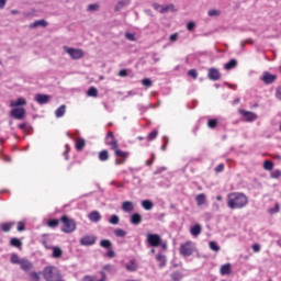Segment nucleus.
<instances>
[{
  "mask_svg": "<svg viewBox=\"0 0 281 281\" xmlns=\"http://www.w3.org/2000/svg\"><path fill=\"white\" fill-rule=\"evenodd\" d=\"M35 101L37 104H47L50 101V95L37 93L35 95Z\"/></svg>",
  "mask_w": 281,
  "mask_h": 281,
  "instance_id": "9b49d317",
  "label": "nucleus"
},
{
  "mask_svg": "<svg viewBox=\"0 0 281 281\" xmlns=\"http://www.w3.org/2000/svg\"><path fill=\"white\" fill-rule=\"evenodd\" d=\"M64 49H65L66 54L68 56H70V58L74 60H78L83 57V52L80 48H71V47L65 46Z\"/></svg>",
  "mask_w": 281,
  "mask_h": 281,
  "instance_id": "39448f33",
  "label": "nucleus"
},
{
  "mask_svg": "<svg viewBox=\"0 0 281 281\" xmlns=\"http://www.w3.org/2000/svg\"><path fill=\"white\" fill-rule=\"evenodd\" d=\"M43 276V279L46 281H58L61 280V273L57 269V267L48 266L43 268V271L41 272Z\"/></svg>",
  "mask_w": 281,
  "mask_h": 281,
  "instance_id": "f03ea898",
  "label": "nucleus"
},
{
  "mask_svg": "<svg viewBox=\"0 0 281 281\" xmlns=\"http://www.w3.org/2000/svg\"><path fill=\"white\" fill-rule=\"evenodd\" d=\"M206 125H207V128L215 130L217 127V120L211 119L210 121H207Z\"/></svg>",
  "mask_w": 281,
  "mask_h": 281,
  "instance_id": "4c0bfd02",
  "label": "nucleus"
},
{
  "mask_svg": "<svg viewBox=\"0 0 281 281\" xmlns=\"http://www.w3.org/2000/svg\"><path fill=\"white\" fill-rule=\"evenodd\" d=\"M222 78V74L221 71H218L217 68L212 67L210 69H207V79L212 80V81H217L221 80Z\"/></svg>",
  "mask_w": 281,
  "mask_h": 281,
  "instance_id": "1a4fd4ad",
  "label": "nucleus"
},
{
  "mask_svg": "<svg viewBox=\"0 0 281 281\" xmlns=\"http://www.w3.org/2000/svg\"><path fill=\"white\" fill-rule=\"evenodd\" d=\"M188 76L192 77L193 80H196L198 79V71L196 69H191L188 71Z\"/></svg>",
  "mask_w": 281,
  "mask_h": 281,
  "instance_id": "8fccbe9b",
  "label": "nucleus"
},
{
  "mask_svg": "<svg viewBox=\"0 0 281 281\" xmlns=\"http://www.w3.org/2000/svg\"><path fill=\"white\" fill-rule=\"evenodd\" d=\"M110 186H115L119 189H123L124 188V183H117L116 181L110 182Z\"/></svg>",
  "mask_w": 281,
  "mask_h": 281,
  "instance_id": "052dcab7",
  "label": "nucleus"
},
{
  "mask_svg": "<svg viewBox=\"0 0 281 281\" xmlns=\"http://www.w3.org/2000/svg\"><path fill=\"white\" fill-rule=\"evenodd\" d=\"M87 95L90 98H98L99 95L98 89L95 87H90L87 92Z\"/></svg>",
  "mask_w": 281,
  "mask_h": 281,
  "instance_id": "72a5a7b5",
  "label": "nucleus"
},
{
  "mask_svg": "<svg viewBox=\"0 0 281 281\" xmlns=\"http://www.w3.org/2000/svg\"><path fill=\"white\" fill-rule=\"evenodd\" d=\"M156 260L159 262V268H165L167 265V258L162 254L156 256Z\"/></svg>",
  "mask_w": 281,
  "mask_h": 281,
  "instance_id": "bb28decb",
  "label": "nucleus"
},
{
  "mask_svg": "<svg viewBox=\"0 0 281 281\" xmlns=\"http://www.w3.org/2000/svg\"><path fill=\"white\" fill-rule=\"evenodd\" d=\"M252 250H254V252H259V251H260V246H259V244H254V245H252Z\"/></svg>",
  "mask_w": 281,
  "mask_h": 281,
  "instance_id": "0e129e2a",
  "label": "nucleus"
},
{
  "mask_svg": "<svg viewBox=\"0 0 281 281\" xmlns=\"http://www.w3.org/2000/svg\"><path fill=\"white\" fill-rule=\"evenodd\" d=\"M119 76H121V77H127V76H128V71H127L126 69H121V70L119 71Z\"/></svg>",
  "mask_w": 281,
  "mask_h": 281,
  "instance_id": "e2e57ef3",
  "label": "nucleus"
},
{
  "mask_svg": "<svg viewBox=\"0 0 281 281\" xmlns=\"http://www.w3.org/2000/svg\"><path fill=\"white\" fill-rule=\"evenodd\" d=\"M10 115L15 120H23L25 119L26 111L24 108H15L10 112Z\"/></svg>",
  "mask_w": 281,
  "mask_h": 281,
  "instance_id": "9d476101",
  "label": "nucleus"
},
{
  "mask_svg": "<svg viewBox=\"0 0 281 281\" xmlns=\"http://www.w3.org/2000/svg\"><path fill=\"white\" fill-rule=\"evenodd\" d=\"M113 150H114V155L116 158L128 159V156H130L128 151H122V150H120V148H116Z\"/></svg>",
  "mask_w": 281,
  "mask_h": 281,
  "instance_id": "a211bd4d",
  "label": "nucleus"
},
{
  "mask_svg": "<svg viewBox=\"0 0 281 281\" xmlns=\"http://www.w3.org/2000/svg\"><path fill=\"white\" fill-rule=\"evenodd\" d=\"M194 246L192 241H186L180 246V255L183 257H190L193 255Z\"/></svg>",
  "mask_w": 281,
  "mask_h": 281,
  "instance_id": "20e7f679",
  "label": "nucleus"
},
{
  "mask_svg": "<svg viewBox=\"0 0 281 281\" xmlns=\"http://www.w3.org/2000/svg\"><path fill=\"white\" fill-rule=\"evenodd\" d=\"M25 104H27V102L24 98H18L16 101H11L10 102L11 108H18L20 105H25Z\"/></svg>",
  "mask_w": 281,
  "mask_h": 281,
  "instance_id": "b1692460",
  "label": "nucleus"
},
{
  "mask_svg": "<svg viewBox=\"0 0 281 281\" xmlns=\"http://www.w3.org/2000/svg\"><path fill=\"white\" fill-rule=\"evenodd\" d=\"M100 246H101L102 248H104V249H109V248H111L112 243H111V240L103 239V240L100 241Z\"/></svg>",
  "mask_w": 281,
  "mask_h": 281,
  "instance_id": "79ce46f5",
  "label": "nucleus"
},
{
  "mask_svg": "<svg viewBox=\"0 0 281 281\" xmlns=\"http://www.w3.org/2000/svg\"><path fill=\"white\" fill-rule=\"evenodd\" d=\"M238 65V61L235 59L229 60L228 63L225 64L224 68L225 70H232Z\"/></svg>",
  "mask_w": 281,
  "mask_h": 281,
  "instance_id": "f704fd0d",
  "label": "nucleus"
},
{
  "mask_svg": "<svg viewBox=\"0 0 281 281\" xmlns=\"http://www.w3.org/2000/svg\"><path fill=\"white\" fill-rule=\"evenodd\" d=\"M195 203L198 206H202L206 203V196L204 193H200L199 195L195 196Z\"/></svg>",
  "mask_w": 281,
  "mask_h": 281,
  "instance_id": "a878e982",
  "label": "nucleus"
},
{
  "mask_svg": "<svg viewBox=\"0 0 281 281\" xmlns=\"http://www.w3.org/2000/svg\"><path fill=\"white\" fill-rule=\"evenodd\" d=\"M13 226H14V222L2 223V224H0V229H2L3 233H9Z\"/></svg>",
  "mask_w": 281,
  "mask_h": 281,
  "instance_id": "cd10ccee",
  "label": "nucleus"
},
{
  "mask_svg": "<svg viewBox=\"0 0 281 281\" xmlns=\"http://www.w3.org/2000/svg\"><path fill=\"white\" fill-rule=\"evenodd\" d=\"M125 37H126L127 41H132V42L136 41L135 35H133V34L130 33V32H127V33L125 34Z\"/></svg>",
  "mask_w": 281,
  "mask_h": 281,
  "instance_id": "6e6d98bb",
  "label": "nucleus"
},
{
  "mask_svg": "<svg viewBox=\"0 0 281 281\" xmlns=\"http://www.w3.org/2000/svg\"><path fill=\"white\" fill-rule=\"evenodd\" d=\"M157 135H159L158 131L155 130V131L150 132L149 135H147V140H149V142L155 140Z\"/></svg>",
  "mask_w": 281,
  "mask_h": 281,
  "instance_id": "37998d69",
  "label": "nucleus"
},
{
  "mask_svg": "<svg viewBox=\"0 0 281 281\" xmlns=\"http://www.w3.org/2000/svg\"><path fill=\"white\" fill-rule=\"evenodd\" d=\"M30 278L35 280V281H38L40 280V274H38V272H32V273H30Z\"/></svg>",
  "mask_w": 281,
  "mask_h": 281,
  "instance_id": "bf43d9fd",
  "label": "nucleus"
},
{
  "mask_svg": "<svg viewBox=\"0 0 281 281\" xmlns=\"http://www.w3.org/2000/svg\"><path fill=\"white\" fill-rule=\"evenodd\" d=\"M278 79L277 75H271L270 71H265L260 80L265 82V85H272Z\"/></svg>",
  "mask_w": 281,
  "mask_h": 281,
  "instance_id": "6e6552de",
  "label": "nucleus"
},
{
  "mask_svg": "<svg viewBox=\"0 0 281 281\" xmlns=\"http://www.w3.org/2000/svg\"><path fill=\"white\" fill-rule=\"evenodd\" d=\"M109 223L112 225H119L120 223V217L117 215H112V217H110Z\"/></svg>",
  "mask_w": 281,
  "mask_h": 281,
  "instance_id": "a18cd8bd",
  "label": "nucleus"
},
{
  "mask_svg": "<svg viewBox=\"0 0 281 281\" xmlns=\"http://www.w3.org/2000/svg\"><path fill=\"white\" fill-rule=\"evenodd\" d=\"M142 215H139L138 213H134L132 216H131V224L132 225H139L142 224Z\"/></svg>",
  "mask_w": 281,
  "mask_h": 281,
  "instance_id": "412c9836",
  "label": "nucleus"
},
{
  "mask_svg": "<svg viewBox=\"0 0 281 281\" xmlns=\"http://www.w3.org/2000/svg\"><path fill=\"white\" fill-rule=\"evenodd\" d=\"M21 266V269L25 272L30 271L33 269V263L32 261H29L26 259H22L21 263H19Z\"/></svg>",
  "mask_w": 281,
  "mask_h": 281,
  "instance_id": "ddd939ff",
  "label": "nucleus"
},
{
  "mask_svg": "<svg viewBox=\"0 0 281 281\" xmlns=\"http://www.w3.org/2000/svg\"><path fill=\"white\" fill-rule=\"evenodd\" d=\"M25 231V223L24 222H18V232L21 233Z\"/></svg>",
  "mask_w": 281,
  "mask_h": 281,
  "instance_id": "5fc2aeb1",
  "label": "nucleus"
},
{
  "mask_svg": "<svg viewBox=\"0 0 281 281\" xmlns=\"http://www.w3.org/2000/svg\"><path fill=\"white\" fill-rule=\"evenodd\" d=\"M240 114L247 119L248 122L257 120V115L254 112L240 111Z\"/></svg>",
  "mask_w": 281,
  "mask_h": 281,
  "instance_id": "4be33fe9",
  "label": "nucleus"
},
{
  "mask_svg": "<svg viewBox=\"0 0 281 281\" xmlns=\"http://www.w3.org/2000/svg\"><path fill=\"white\" fill-rule=\"evenodd\" d=\"M133 210H135V206H133V203L131 201L122 202V211L126 213H132Z\"/></svg>",
  "mask_w": 281,
  "mask_h": 281,
  "instance_id": "2eb2a0df",
  "label": "nucleus"
},
{
  "mask_svg": "<svg viewBox=\"0 0 281 281\" xmlns=\"http://www.w3.org/2000/svg\"><path fill=\"white\" fill-rule=\"evenodd\" d=\"M114 236H116L119 238H124L126 236V232L123 231L122 228H116L114 231Z\"/></svg>",
  "mask_w": 281,
  "mask_h": 281,
  "instance_id": "58836bf2",
  "label": "nucleus"
},
{
  "mask_svg": "<svg viewBox=\"0 0 281 281\" xmlns=\"http://www.w3.org/2000/svg\"><path fill=\"white\" fill-rule=\"evenodd\" d=\"M262 168L265 170L271 171L273 169V162L270 160H266L265 164L262 165Z\"/></svg>",
  "mask_w": 281,
  "mask_h": 281,
  "instance_id": "a19ab883",
  "label": "nucleus"
},
{
  "mask_svg": "<svg viewBox=\"0 0 281 281\" xmlns=\"http://www.w3.org/2000/svg\"><path fill=\"white\" fill-rule=\"evenodd\" d=\"M100 9V5L98 3L89 4L88 10L91 12L98 11Z\"/></svg>",
  "mask_w": 281,
  "mask_h": 281,
  "instance_id": "09e8293b",
  "label": "nucleus"
},
{
  "mask_svg": "<svg viewBox=\"0 0 281 281\" xmlns=\"http://www.w3.org/2000/svg\"><path fill=\"white\" fill-rule=\"evenodd\" d=\"M10 260L12 265H20L22 262V259H20L19 255L15 254L11 256Z\"/></svg>",
  "mask_w": 281,
  "mask_h": 281,
  "instance_id": "ea45409f",
  "label": "nucleus"
},
{
  "mask_svg": "<svg viewBox=\"0 0 281 281\" xmlns=\"http://www.w3.org/2000/svg\"><path fill=\"white\" fill-rule=\"evenodd\" d=\"M10 245H11V247L21 248L22 241L16 237H12L10 240Z\"/></svg>",
  "mask_w": 281,
  "mask_h": 281,
  "instance_id": "473e14b6",
  "label": "nucleus"
},
{
  "mask_svg": "<svg viewBox=\"0 0 281 281\" xmlns=\"http://www.w3.org/2000/svg\"><path fill=\"white\" fill-rule=\"evenodd\" d=\"M177 40H178V33L170 35V42H175Z\"/></svg>",
  "mask_w": 281,
  "mask_h": 281,
  "instance_id": "774afa93",
  "label": "nucleus"
},
{
  "mask_svg": "<svg viewBox=\"0 0 281 281\" xmlns=\"http://www.w3.org/2000/svg\"><path fill=\"white\" fill-rule=\"evenodd\" d=\"M125 161H126V158H121V159L116 158L115 166H122L125 164Z\"/></svg>",
  "mask_w": 281,
  "mask_h": 281,
  "instance_id": "13d9d810",
  "label": "nucleus"
},
{
  "mask_svg": "<svg viewBox=\"0 0 281 281\" xmlns=\"http://www.w3.org/2000/svg\"><path fill=\"white\" fill-rule=\"evenodd\" d=\"M86 146L83 138H77L76 140V150L81 151Z\"/></svg>",
  "mask_w": 281,
  "mask_h": 281,
  "instance_id": "c756f323",
  "label": "nucleus"
},
{
  "mask_svg": "<svg viewBox=\"0 0 281 281\" xmlns=\"http://www.w3.org/2000/svg\"><path fill=\"white\" fill-rule=\"evenodd\" d=\"M98 159L101 160L102 162L106 161L109 159V151L108 150H102L98 154Z\"/></svg>",
  "mask_w": 281,
  "mask_h": 281,
  "instance_id": "7c9ffc66",
  "label": "nucleus"
},
{
  "mask_svg": "<svg viewBox=\"0 0 281 281\" xmlns=\"http://www.w3.org/2000/svg\"><path fill=\"white\" fill-rule=\"evenodd\" d=\"M195 26H196V25L194 24V22H188V24H187V30H188V31H192V30H194Z\"/></svg>",
  "mask_w": 281,
  "mask_h": 281,
  "instance_id": "680f3d73",
  "label": "nucleus"
},
{
  "mask_svg": "<svg viewBox=\"0 0 281 281\" xmlns=\"http://www.w3.org/2000/svg\"><path fill=\"white\" fill-rule=\"evenodd\" d=\"M176 12L177 9H175V5L173 4H168V5H165V7H159V13L161 14H165L167 12Z\"/></svg>",
  "mask_w": 281,
  "mask_h": 281,
  "instance_id": "5701e85b",
  "label": "nucleus"
},
{
  "mask_svg": "<svg viewBox=\"0 0 281 281\" xmlns=\"http://www.w3.org/2000/svg\"><path fill=\"white\" fill-rule=\"evenodd\" d=\"M276 95L281 101V87H278Z\"/></svg>",
  "mask_w": 281,
  "mask_h": 281,
  "instance_id": "338daca9",
  "label": "nucleus"
},
{
  "mask_svg": "<svg viewBox=\"0 0 281 281\" xmlns=\"http://www.w3.org/2000/svg\"><path fill=\"white\" fill-rule=\"evenodd\" d=\"M125 268H126V270H128V271H131V272L136 271V270L138 269L137 263H136L135 260L128 261V262L126 263Z\"/></svg>",
  "mask_w": 281,
  "mask_h": 281,
  "instance_id": "c85d7f7f",
  "label": "nucleus"
},
{
  "mask_svg": "<svg viewBox=\"0 0 281 281\" xmlns=\"http://www.w3.org/2000/svg\"><path fill=\"white\" fill-rule=\"evenodd\" d=\"M105 144H106V146H110V149H112V150L119 148L117 139L114 137L112 132H108Z\"/></svg>",
  "mask_w": 281,
  "mask_h": 281,
  "instance_id": "0eeeda50",
  "label": "nucleus"
},
{
  "mask_svg": "<svg viewBox=\"0 0 281 281\" xmlns=\"http://www.w3.org/2000/svg\"><path fill=\"white\" fill-rule=\"evenodd\" d=\"M202 234V226L200 224H195L193 227H191V235L193 237H198Z\"/></svg>",
  "mask_w": 281,
  "mask_h": 281,
  "instance_id": "393cba45",
  "label": "nucleus"
},
{
  "mask_svg": "<svg viewBox=\"0 0 281 281\" xmlns=\"http://www.w3.org/2000/svg\"><path fill=\"white\" fill-rule=\"evenodd\" d=\"M53 250V258L54 259H59L63 257V249L58 246H53L52 247Z\"/></svg>",
  "mask_w": 281,
  "mask_h": 281,
  "instance_id": "aec40b11",
  "label": "nucleus"
},
{
  "mask_svg": "<svg viewBox=\"0 0 281 281\" xmlns=\"http://www.w3.org/2000/svg\"><path fill=\"white\" fill-rule=\"evenodd\" d=\"M220 274L229 276L232 274V263H225L220 268Z\"/></svg>",
  "mask_w": 281,
  "mask_h": 281,
  "instance_id": "4468645a",
  "label": "nucleus"
},
{
  "mask_svg": "<svg viewBox=\"0 0 281 281\" xmlns=\"http://www.w3.org/2000/svg\"><path fill=\"white\" fill-rule=\"evenodd\" d=\"M162 140H164V145H162V147H161V150H162V151H166V150H167L168 143H169V139H168L167 136H164Z\"/></svg>",
  "mask_w": 281,
  "mask_h": 281,
  "instance_id": "864d4df0",
  "label": "nucleus"
},
{
  "mask_svg": "<svg viewBox=\"0 0 281 281\" xmlns=\"http://www.w3.org/2000/svg\"><path fill=\"white\" fill-rule=\"evenodd\" d=\"M59 224V221L58 220H48L47 222V226L50 227V228H56Z\"/></svg>",
  "mask_w": 281,
  "mask_h": 281,
  "instance_id": "c03bdc74",
  "label": "nucleus"
},
{
  "mask_svg": "<svg viewBox=\"0 0 281 281\" xmlns=\"http://www.w3.org/2000/svg\"><path fill=\"white\" fill-rule=\"evenodd\" d=\"M226 198L231 210H243L248 205V196L243 192H231Z\"/></svg>",
  "mask_w": 281,
  "mask_h": 281,
  "instance_id": "f257e3e1",
  "label": "nucleus"
},
{
  "mask_svg": "<svg viewBox=\"0 0 281 281\" xmlns=\"http://www.w3.org/2000/svg\"><path fill=\"white\" fill-rule=\"evenodd\" d=\"M60 223H61V233L65 234H71L76 231L77 224L74 220L68 217V215H64L60 217Z\"/></svg>",
  "mask_w": 281,
  "mask_h": 281,
  "instance_id": "7ed1b4c3",
  "label": "nucleus"
},
{
  "mask_svg": "<svg viewBox=\"0 0 281 281\" xmlns=\"http://www.w3.org/2000/svg\"><path fill=\"white\" fill-rule=\"evenodd\" d=\"M161 243V237L157 234H147V244L151 247H159Z\"/></svg>",
  "mask_w": 281,
  "mask_h": 281,
  "instance_id": "423d86ee",
  "label": "nucleus"
},
{
  "mask_svg": "<svg viewBox=\"0 0 281 281\" xmlns=\"http://www.w3.org/2000/svg\"><path fill=\"white\" fill-rule=\"evenodd\" d=\"M140 205H143L144 210H146V211L153 210V207H154V203L150 202L149 200H145V201L140 202Z\"/></svg>",
  "mask_w": 281,
  "mask_h": 281,
  "instance_id": "c9c22d12",
  "label": "nucleus"
},
{
  "mask_svg": "<svg viewBox=\"0 0 281 281\" xmlns=\"http://www.w3.org/2000/svg\"><path fill=\"white\" fill-rule=\"evenodd\" d=\"M142 85L145 86L146 88H151L153 87V81H150L149 78H144L142 81Z\"/></svg>",
  "mask_w": 281,
  "mask_h": 281,
  "instance_id": "49530a36",
  "label": "nucleus"
},
{
  "mask_svg": "<svg viewBox=\"0 0 281 281\" xmlns=\"http://www.w3.org/2000/svg\"><path fill=\"white\" fill-rule=\"evenodd\" d=\"M48 23L45 20H38V21H35L34 23H31L29 27L31 30H34V29H37L38 26L46 27Z\"/></svg>",
  "mask_w": 281,
  "mask_h": 281,
  "instance_id": "dca6fc26",
  "label": "nucleus"
},
{
  "mask_svg": "<svg viewBox=\"0 0 281 281\" xmlns=\"http://www.w3.org/2000/svg\"><path fill=\"white\" fill-rule=\"evenodd\" d=\"M89 221H91L93 223H99L101 221V215H100L99 211H92L89 214Z\"/></svg>",
  "mask_w": 281,
  "mask_h": 281,
  "instance_id": "f3484780",
  "label": "nucleus"
},
{
  "mask_svg": "<svg viewBox=\"0 0 281 281\" xmlns=\"http://www.w3.org/2000/svg\"><path fill=\"white\" fill-rule=\"evenodd\" d=\"M210 249L213 251H218L221 250V247L217 246L216 241H210Z\"/></svg>",
  "mask_w": 281,
  "mask_h": 281,
  "instance_id": "de8ad7c7",
  "label": "nucleus"
},
{
  "mask_svg": "<svg viewBox=\"0 0 281 281\" xmlns=\"http://www.w3.org/2000/svg\"><path fill=\"white\" fill-rule=\"evenodd\" d=\"M207 15H210V16H218V15H221V11L212 9V10L207 11Z\"/></svg>",
  "mask_w": 281,
  "mask_h": 281,
  "instance_id": "603ef678",
  "label": "nucleus"
},
{
  "mask_svg": "<svg viewBox=\"0 0 281 281\" xmlns=\"http://www.w3.org/2000/svg\"><path fill=\"white\" fill-rule=\"evenodd\" d=\"M271 178H272V179H279V178H281V170L277 169V170L272 171Z\"/></svg>",
  "mask_w": 281,
  "mask_h": 281,
  "instance_id": "3c124183",
  "label": "nucleus"
},
{
  "mask_svg": "<svg viewBox=\"0 0 281 281\" xmlns=\"http://www.w3.org/2000/svg\"><path fill=\"white\" fill-rule=\"evenodd\" d=\"M106 256H108V258L112 259V258H114L115 254L112 249H109V251L106 252Z\"/></svg>",
  "mask_w": 281,
  "mask_h": 281,
  "instance_id": "69168bd1",
  "label": "nucleus"
},
{
  "mask_svg": "<svg viewBox=\"0 0 281 281\" xmlns=\"http://www.w3.org/2000/svg\"><path fill=\"white\" fill-rule=\"evenodd\" d=\"M79 243L82 246H92L95 244V237L94 236H83Z\"/></svg>",
  "mask_w": 281,
  "mask_h": 281,
  "instance_id": "f8f14e48",
  "label": "nucleus"
},
{
  "mask_svg": "<svg viewBox=\"0 0 281 281\" xmlns=\"http://www.w3.org/2000/svg\"><path fill=\"white\" fill-rule=\"evenodd\" d=\"M126 5H130V0H121L119 4L115 5V11H121Z\"/></svg>",
  "mask_w": 281,
  "mask_h": 281,
  "instance_id": "e433bc0d",
  "label": "nucleus"
},
{
  "mask_svg": "<svg viewBox=\"0 0 281 281\" xmlns=\"http://www.w3.org/2000/svg\"><path fill=\"white\" fill-rule=\"evenodd\" d=\"M65 113H67V106L63 104L55 111V117L61 119Z\"/></svg>",
  "mask_w": 281,
  "mask_h": 281,
  "instance_id": "6ab92c4d",
  "label": "nucleus"
},
{
  "mask_svg": "<svg viewBox=\"0 0 281 281\" xmlns=\"http://www.w3.org/2000/svg\"><path fill=\"white\" fill-rule=\"evenodd\" d=\"M214 171H216V173H221L224 171V164H220L216 168H214Z\"/></svg>",
  "mask_w": 281,
  "mask_h": 281,
  "instance_id": "4d7b16f0",
  "label": "nucleus"
},
{
  "mask_svg": "<svg viewBox=\"0 0 281 281\" xmlns=\"http://www.w3.org/2000/svg\"><path fill=\"white\" fill-rule=\"evenodd\" d=\"M170 278L173 281H180L183 279V273H181L180 271L171 272Z\"/></svg>",
  "mask_w": 281,
  "mask_h": 281,
  "instance_id": "2f4dec72",
  "label": "nucleus"
}]
</instances>
